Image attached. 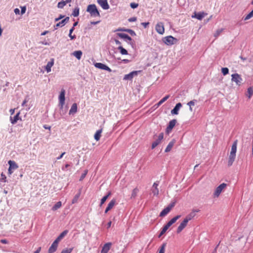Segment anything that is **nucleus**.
Returning a JSON list of instances; mask_svg holds the SVG:
<instances>
[{
	"instance_id": "obj_57",
	"label": "nucleus",
	"mask_w": 253,
	"mask_h": 253,
	"mask_svg": "<svg viewBox=\"0 0 253 253\" xmlns=\"http://www.w3.org/2000/svg\"><path fill=\"white\" fill-rule=\"evenodd\" d=\"M26 8L25 6L21 7V14H24L26 12Z\"/></svg>"
},
{
	"instance_id": "obj_58",
	"label": "nucleus",
	"mask_w": 253,
	"mask_h": 253,
	"mask_svg": "<svg viewBox=\"0 0 253 253\" xmlns=\"http://www.w3.org/2000/svg\"><path fill=\"white\" fill-rule=\"evenodd\" d=\"M175 206V202H173L170 203L168 207L169 208V209L171 210L172 208Z\"/></svg>"
},
{
	"instance_id": "obj_25",
	"label": "nucleus",
	"mask_w": 253,
	"mask_h": 253,
	"mask_svg": "<svg viewBox=\"0 0 253 253\" xmlns=\"http://www.w3.org/2000/svg\"><path fill=\"white\" fill-rule=\"evenodd\" d=\"M68 233V230H64L57 237V238L55 240V241H56V242L58 243Z\"/></svg>"
},
{
	"instance_id": "obj_61",
	"label": "nucleus",
	"mask_w": 253,
	"mask_h": 253,
	"mask_svg": "<svg viewBox=\"0 0 253 253\" xmlns=\"http://www.w3.org/2000/svg\"><path fill=\"white\" fill-rule=\"evenodd\" d=\"M14 11L16 14H19L20 12V10L18 8L14 9Z\"/></svg>"
},
{
	"instance_id": "obj_50",
	"label": "nucleus",
	"mask_w": 253,
	"mask_h": 253,
	"mask_svg": "<svg viewBox=\"0 0 253 253\" xmlns=\"http://www.w3.org/2000/svg\"><path fill=\"white\" fill-rule=\"evenodd\" d=\"M107 199V197L105 196L101 199L100 207L102 206V205L105 202Z\"/></svg>"
},
{
	"instance_id": "obj_60",
	"label": "nucleus",
	"mask_w": 253,
	"mask_h": 253,
	"mask_svg": "<svg viewBox=\"0 0 253 253\" xmlns=\"http://www.w3.org/2000/svg\"><path fill=\"white\" fill-rule=\"evenodd\" d=\"M114 42H115V43L117 45H119V46H121V42L119 40H118L117 39H114Z\"/></svg>"
},
{
	"instance_id": "obj_64",
	"label": "nucleus",
	"mask_w": 253,
	"mask_h": 253,
	"mask_svg": "<svg viewBox=\"0 0 253 253\" xmlns=\"http://www.w3.org/2000/svg\"><path fill=\"white\" fill-rule=\"evenodd\" d=\"M0 242L2 244H7L8 243V241L6 239H1L0 240Z\"/></svg>"
},
{
	"instance_id": "obj_3",
	"label": "nucleus",
	"mask_w": 253,
	"mask_h": 253,
	"mask_svg": "<svg viewBox=\"0 0 253 253\" xmlns=\"http://www.w3.org/2000/svg\"><path fill=\"white\" fill-rule=\"evenodd\" d=\"M117 35L120 38L123 39L126 42H127L128 44H130L132 47H133L134 43L131 42L132 39L128 35L125 33H117Z\"/></svg>"
},
{
	"instance_id": "obj_17",
	"label": "nucleus",
	"mask_w": 253,
	"mask_h": 253,
	"mask_svg": "<svg viewBox=\"0 0 253 253\" xmlns=\"http://www.w3.org/2000/svg\"><path fill=\"white\" fill-rule=\"evenodd\" d=\"M200 211L199 210H193L192 211L188 214L185 218L188 221L192 219L196 215V212Z\"/></svg>"
},
{
	"instance_id": "obj_16",
	"label": "nucleus",
	"mask_w": 253,
	"mask_h": 253,
	"mask_svg": "<svg viewBox=\"0 0 253 253\" xmlns=\"http://www.w3.org/2000/svg\"><path fill=\"white\" fill-rule=\"evenodd\" d=\"M207 15V13L202 11L199 12H194V15L192 16V18H196L197 19L201 20H202L206 15Z\"/></svg>"
},
{
	"instance_id": "obj_1",
	"label": "nucleus",
	"mask_w": 253,
	"mask_h": 253,
	"mask_svg": "<svg viewBox=\"0 0 253 253\" xmlns=\"http://www.w3.org/2000/svg\"><path fill=\"white\" fill-rule=\"evenodd\" d=\"M86 11L90 13L91 17H100V13L98 11L96 5L94 4L88 5L86 9Z\"/></svg>"
},
{
	"instance_id": "obj_28",
	"label": "nucleus",
	"mask_w": 253,
	"mask_h": 253,
	"mask_svg": "<svg viewBox=\"0 0 253 253\" xmlns=\"http://www.w3.org/2000/svg\"><path fill=\"white\" fill-rule=\"evenodd\" d=\"M77 111V104L76 103L73 104L69 111V114H74Z\"/></svg>"
},
{
	"instance_id": "obj_43",
	"label": "nucleus",
	"mask_w": 253,
	"mask_h": 253,
	"mask_svg": "<svg viewBox=\"0 0 253 253\" xmlns=\"http://www.w3.org/2000/svg\"><path fill=\"white\" fill-rule=\"evenodd\" d=\"M88 170L87 169L85 170L84 172V173H82L81 175L80 178V181L83 180L85 177L86 176Z\"/></svg>"
},
{
	"instance_id": "obj_62",
	"label": "nucleus",
	"mask_w": 253,
	"mask_h": 253,
	"mask_svg": "<svg viewBox=\"0 0 253 253\" xmlns=\"http://www.w3.org/2000/svg\"><path fill=\"white\" fill-rule=\"evenodd\" d=\"M149 24V22H142L141 23V25L144 26V28H146V27Z\"/></svg>"
},
{
	"instance_id": "obj_23",
	"label": "nucleus",
	"mask_w": 253,
	"mask_h": 253,
	"mask_svg": "<svg viewBox=\"0 0 253 253\" xmlns=\"http://www.w3.org/2000/svg\"><path fill=\"white\" fill-rule=\"evenodd\" d=\"M236 157V154L230 153L228 161V166L230 167L232 165L233 162L235 161Z\"/></svg>"
},
{
	"instance_id": "obj_39",
	"label": "nucleus",
	"mask_w": 253,
	"mask_h": 253,
	"mask_svg": "<svg viewBox=\"0 0 253 253\" xmlns=\"http://www.w3.org/2000/svg\"><path fill=\"white\" fill-rule=\"evenodd\" d=\"M166 245L167 244L166 243H164L160 247L158 253H165V248L166 247Z\"/></svg>"
},
{
	"instance_id": "obj_7",
	"label": "nucleus",
	"mask_w": 253,
	"mask_h": 253,
	"mask_svg": "<svg viewBox=\"0 0 253 253\" xmlns=\"http://www.w3.org/2000/svg\"><path fill=\"white\" fill-rule=\"evenodd\" d=\"M227 186V184L223 183L221 184H220L215 190V191L214 192V196L215 197H218L220 193H221L222 190L225 188Z\"/></svg>"
},
{
	"instance_id": "obj_38",
	"label": "nucleus",
	"mask_w": 253,
	"mask_h": 253,
	"mask_svg": "<svg viewBox=\"0 0 253 253\" xmlns=\"http://www.w3.org/2000/svg\"><path fill=\"white\" fill-rule=\"evenodd\" d=\"M138 192H139V189L137 187L134 188L132 190L131 195V198H135V197L137 196V194Z\"/></svg>"
},
{
	"instance_id": "obj_21",
	"label": "nucleus",
	"mask_w": 253,
	"mask_h": 253,
	"mask_svg": "<svg viewBox=\"0 0 253 253\" xmlns=\"http://www.w3.org/2000/svg\"><path fill=\"white\" fill-rule=\"evenodd\" d=\"M58 243L56 242V241H54L51 246L49 247L48 253H54L57 248Z\"/></svg>"
},
{
	"instance_id": "obj_45",
	"label": "nucleus",
	"mask_w": 253,
	"mask_h": 253,
	"mask_svg": "<svg viewBox=\"0 0 253 253\" xmlns=\"http://www.w3.org/2000/svg\"><path fill=\"white\" fill-rule=\"evenodd\" d=\"M181 217V215H177L175 216H174V217H173L172 218H171L170 221L172 222L173 223H174L177 220H178L180 217Z\"/></svg>"
},
{
	"instance_id": "obj_10",
	"label": "nucleus",
	"mask_w": 253,
	"mask_h": 253,
	"mask_svg": "<svg viewBox=\"0 0 253 253\" xmlns=\"http://www.w3.org/2000/svg\"><path fill=\"white\" fill-rule=\"evenodd\" d=\"M164 138V134L163 133H161L158 136V138L154 141L152 144V149H154L156 146H157L161 142L162 140Z\"/></svg>"
},
{
	"instance_id": "obj_26",
	"label": "nucleus",
	"mask_w": 253,
	"mask_h": 253,
	"mask_svg": "<svg viewBox=\"0 0 253 253\" xmlns=\"http://www.w3.org/2000/svg\"><path fill=\"white\" fill-rule=\"evenodd\" d=\"M175 143V140L174 139H172L171 141H170L169 142V144L168 145L167 147H166V148L165 150V152H169L171 150V148L174 146Z\"/></svg>"
},
{
	"instance_id": "obj_34",
	"label": "nucleus",
	"mask_w": 253,
	"mask_h": 253,
	"mask_svg": "<svg viewBox=\"0 0 253 253\" xmlns=\"http://www.w3.org/2000/svg\"><path fill=\"white\" fill-rule=\"evenodd\" d=\"M118 49L122 55H127L128 54L127 51L122 46H119Z\"/></svg>"
},
{
	"instance_id": "obj_19",
	"label": "nucleus",
	"mask_w": 253,
	"mask_h": 253,
	"mask_svg": "<svg viewBox=\"0 0 253 253\" xmlns=\"http://www.w3.org/2000/svg\"><path fill=\"white\" fill-rule=\"evenodd\" d=\"M159 185V181H156L154 183L152 189V192L154 196H158L159 194V189L158 188V186Z\"/></svg>"
},
{
	"instance_id": "obj_2",
	"label": "nucleus",
	"mask_w": 253,
	"mask_h": 253,
	"mask_svg": "<svg viewBox=\"0 0 253 253\" xmlns=\"http://www.w3.org/2000/svg\"><path fill=\"white\" fill-rule=\"evenodd\" d=\"M243 81L241 75L238 73H235L231 75V81L235 83L238 86H240L242 84Z\"/></svg>"
},
{
	"instance_id": "obj_9",
	"label": "nucleus",
	"mask_w": 253,
	"mask_h": 253,
	"mask_svg": "<svg viewBox=\"0 0 253 253\" xmlns=\"http://www.w3.org/2000/svg\"><path fill=\"white\" fill-rule=\"evenodd\" d=\"M156 31L160 34L163 35L165 32V28L163 23L159 22L155 27Z\"/></svg>"
},
{
	"instance_id": "obj_51",
	"label": "nucleus",
	"mask_w": 253,
	"mask_h": 253,
	"mask_svg": "<svg viewBox=\"0 0 253 253\" xmlns=\"http://www.w3.org/2000/svg\"><path fill=\"white\" fill-rule=\"evenodd\" d=\"M130 6L132 9H135L138 6V4L135 2H131L130 4Z\"/></svg>"
},
{
	"instance_id": "obj_54",
	"label": "nucleus",
	"mask_w": 253,
	"mask_h": 253,
	"mask_svg": "<svg viewBox=\"0 0 253 253\" xmlns=\"http://www.w3.org/2000/svg\"><path fill=\"white\" fill-rule=\"evenodd\" d=\"M137 20V18L136 17H132L128 19V21L130 22H135Z\"/></svg>"
},
{
	"instance_id": "obj_36",
	"label": "nucleus",
	"mask_w": 253,
	"mask_h": 253,
	"mask_svg": "<svg viewBox=\"0 0 253 253\" xmlns=\"http://www.w3.org/2000/svg\"><path fill=\"white\" fill-rule=\"evenodd\" d=\"M80 8L79 7H76L74 8L72 15L74 17H77L79 15Z\"/></svg>"
},
{
	"instance_id": "obj_40",
	"label": "nucleus",
	"mask_w": 253,
	"mask_h": 253,
	"mask_svg": "<svg viewBox=\"0 0 253 253\" xmlns=\"http://www.w3.org/2000/svg\"><path fill=\"white\" fill-rule=\"evenodd\" d=\"M248 97L250 98L253 94V86H250L248 88Z\"/></svg>"
},
{
	"instance_id": "obj_5",
	"label": "nucleus",
	"mask_w": 253,
	"mask_h": 253,
	"mask_svg": "<svg viewBox=\"0 0 253 253\" xmlns=\"http://www.w3.org/2000/svg\"><path fill=\"white\" fill-rule=\"evenodd\" d=\"M65 90L64 89H62L60 94L59 95V105L60 107V109H62L63 107V105L65 104Z\"/></svg>"
},
{
	"instance_id": "obj_4",
	"label": "nucleus",
	"mask_w": 253,
	"mask_h": 253,
	"mask_svg": "<svg viewBox=\"0 0 253 253\" xmlns=\"http://www.w3.org/2000/svg\"><path fill=\"white\" fill-rule=\"evenodd\" d=\"M163 42L168 45H171L175 43L177 40L171 36H167L163 39Z\"/></svg>"
},
{
	"instance_id": "obj_48",
	"label": "nucleus",
	"mask_w": 253,
	"mask_h": 253,
	"mask_svg": "<svg viewBox=\"0 0 253 253\" xmlns=\"http://www.w3.org/2000/svg\"><path fill=\"white\" fill-rule=\"evenodd\" d=\"M253 17V15L250 12L248 14H247L246 15V17H244V20H245V21L251 19V18H252Z\"/></svg>"
},
{
	"instance_id": "obj_42",
	"label": "nucleus",
	"mask_w": 253,
	"mask_h": 253,
	"mask_svg": "<svg viewBox=\"0 0 253 253\" xmlns=\"http://www.w3.org/2000/svg\"><path fill=\"white\" fill-rule=\"evenodd\" d=\"M221 72L224 76L227 75L229 73V69L227 67H223L221 68Z\"/></svg>"
},
{
	"instance_id": "obj_15",
	"label": "nucleus",
	"mask_w": 253,
	"mask_h": 253,
	"mask_svg": "<svg viewBox=\"0 0 253 253\" xmlns=\"http://www.w3.org/2000/svg\"><path fill=\"white\" fill-rule=\"evenodd\" d=\"M176 120L175 119H173L172 120H171L170 121H169V125L168 126L167 128H166V132L167 133H169V132H170L172 129L174 127V126H175L176 123Z\"/></svg>"
},
{
	"instance_id": "obj_29",
	"label": "nucleus",
	"mask_w": 253,
	"mask_h": 253,
	"mask_svg": "<svg viewBox=\"0 0 253 253\" xmlns=\"http://www.w3.org/2000/svg\"><path fill=\"white\" fill-rule=\"evenodd\" d=\"M237 143H238V140H235L232 145V147H231V151H230V153H235L236 154V151H237Z\"/></svg>"
},
{
	"instance_id": "obj_31",
	"label": "nucleus",
	"mask_w": 253,
	"mask_h": 253,
	"mask_svg": "<svg viewBox=\"0 0 253 253\" xmlns=\"http://www.w3.org/2000/svg\"><path fill=\"white\" fill-rule=\"evenodd\" d=\"M102 132V129H98L95 132L94 137L95 140L98 141L100 139L101 136V133Z\"/></svg>"
},
{
	"instance_id": "obj_20",
	"label": "nucleus",
	"mask_w": 253,
	"mask_h": 253,
	"mask_svg": "<svg viewBox=\"0 0 253 253\" xmlns=\"http://www.w3.org/2000/svg\"><path fill=\"white\" fill-rule=\"evenodd\" d=\"M181 107L182 104L181 103H177L173 109L171 110V114L172 115H177L178 114V111Z\"/></svg>"
},
{
	"instance_id": "obj_30",
	"label": "nucleus",
	"mask_w": 253,
	"mask_h": 253,
	"mask_svg": "<svg viewBox=\"0 0 253 253\" xmlns=\"http://www.w3.org/2000/svg\"><path fill=\"white\" fill-rule=\"evenodd\" d=\"M171 210L168 207L162 210L160 213V216L164 217L166 216Z\"/></svg>"
},
{
	"instance_id": "obj_59",
	"label": "nucleus",
	"mask_w": 253,
	"mask_h": 253,
	"mask_svg": "<svg viewBox=\"0 0 253 253\" xmlns=\"http://www.w3.org/2000/svg\"><path fill=\"white\" fill-rule=\"evenodd\" d=\"M69 37L70 38L71 40H74L76 38V36L75 35H72V34H69Z\"/></svg>"
},
{
	"instance_id": "obj_12",
	"label": "nucleus",
	"mask_w": 253,
	"mask_h": 253,
	"mask_svg": "<svg viewBox=\"0 0 253 253\" xmlns=\"http://www.w3.org/2000/svg\"><path fill=\"white\" fill-rule=\"evenodd\" d=\"M188 222V221L184 218V220L181 222V223L177 227L176 230L177 233H180L187 226Z\"/></svg>"
},
{
	"instance_id": "obj_53",
	"label": "nucleus",
	"mask_w": 253,
	"mask_h": 253,
	"mask_svg": "<svg viewBox=\"0 0 253 253\" xmlns=\"http://www.w3.org/2000/svg\"><path fill=\"white\" fill-rule=\"evenodd\" d=\"M6 177L5 175H4L2 173L1 174V178L0 179V181L2 182H5V179Z\"/></svg>"
},
{
	"instance_id": "obj_24",
	"label": "nucleus",
	"mask_w": 253,
	"mask_h": 253,
	"mask_svg": "<svg viewBox=\"0 0 253 253\" xmlns=\"http://www.w3.org/2000/svg\"><path fill=\"white\" fill-rule=\"evenodd\" d=\"M20 112L17 113L13 117L10 116V121L12 124H15L18 120L20 119L19 117Z\"/></svg>"
},
{
	"instance_id": "obj_33",
	"label": "nucleus",
	"mask_w": 253,
	"mask_h": 253,
	"mask_svg": "<svg viewBox=\"0 0 253 253\" xmlns=\"http://www.w3.org/2000/svg\"><path fill=\"white\" fill-rule=\"evenodd\" d=\"M169 95H167L163 98L158 103H157L156 105L157 107H159L161 104H162L164 102H165L169 98Z\"/></svg>"
},
{
	"instance_id": "obj_44",
	"label": "nucleus",
	"mask_w": 253,
	"mask_h": 253,
	"mask_svg": "<svg viewBox=\"0 0 253 253\" xmlns=\"http://www.w3.org/2000/svg\"><path fill=\"white\" fill-rule=\"evenodd\" d=\"M65 3L64 2V0H62L61 1H60L58 3L57 7L59 8H62L64 7V6L65 5Z\"/></svg>"
},
{
	"instance_id": "obj_14",
	"label": "nucleus",
	"mask_w": 253,
	"mask_h": 253,
	"mask_svg": "<svg viewBox=\"0 0 253 253\" xmlns=\"http://www.w3.org/2000/svg\"><path fill=\"white\" fill-rule=\"evenodd\" d=\"M173 224V223L169 220L165 226H164L159 235V238L164 234L169 228Z\"/></svg>"
},
{
	"instance_id": "obj_55",
	"label": "nucleus",
	"mask_w": 253,
	"mask_h": 253,
	"mask_svg": "<svg viewBox=\"0 0 253 253\" xmlns=\"http://www.w3.org/2000/svg\"><path fill=\"white\" fill-rule=\"evenodd\" d=\"M57 24H58V26H59V27H62L65 25L64 24V23L63 22V20H61V21L57 23Z\"/></svg>"
},
{
	"instance_id": "obj_22",
	"label": "nucleus",
	"mask_w": 253,
	"mask_h": 253,
	"mask_svg": "<svg viewBox=\"0 0 253 253\" xmlns=\"http://www.w3.org/2000/svg\"><path fill=\"white\" fill-rule=\"evenodd\" d=\"M54 59L51 58V59H50V61L49 62H48V63H47V64L45 67V69L47 73H49L51 71V68L54 65Z\"/></svg>"
},
{
	"instance_id": "obj_47",
	"label": "nucleus",
	"mask_w": 253,
	"mask_h": 253,
	"mask_svg": "<svg viewBox=\"0 0 253 253\" xmlns=\"http://www.w3.org/2000/svg\"><path fill=\"white\" fill-rule=\"evenodd\" d=\"M73 248L66 249L63 250L61 253H71L73 251Z\"/></svg>"
},
{
	"instance_id": "obj_6",
	"label": "nucleus",
	"mask_w": 253,
	"mask_h": 253,
	"mask_svg": "<svg viewBox=\"0 0 253 253\" xmlns=\"http://www.w3.org/2000/svg\"><path fill=\"white\" fill-rule=\"evenodd\" d=\"M141 72V71H133L132 72H131L128 74L125 75L124 77L123 80H128V81H132V79L134 77L137 76L139 73H140Z\"/></svg>"
},
{
	"instance_id": "obj_18",
	"label": "nucleus",
	"mask_w": 253,
	"mask_h": 253,
	"mask_svg": "<svg viewBox=\"0 0 253 253\" xmlns=\"http://www.w3.org/2000/svg\"><path fill=\"white\" fill-rule=\"evenodd\" d=\"M118 31H126V32L128 33L131 36H134L136 35L135 32L130 29H125V28H119L116 30L114 31V32H118Z\"/></svg>"
},
{
	"instance_id": "obj_37",
	"label": "nucleus",
	"mask_w": 253,
	"mask_h": 253,
	"mask_svg": "<svg viewBox=\"0 0 253 253\" xmlns=\"http://www.w3.org/2000/svg\"><path fill=\"white\" fill-rule=\"evenodd\" d=\"M61 207V202L60 201L57 202L52 208L53 211H56Z\"/></svg>"
},
{
	"instance_id": "obj_46",
	"label": "nucleus",
	"mask_w": 253,
	"mask_h": 253,
	"mask_svg": "<svg viewBox=\"0 0 253 253\" xmlns=\"http://www.w3.org/2000/svg\"><path fill=\"white\" fill-rule=\"evenodd\" d=\"M197 102V100L194 99L193 100H191L187 103V105H188L189 107H192V106H194L195 104V103Z\"/></svg>"
},
{
	"instance_id": "obj_63",
	"label": "nucleus",
	"mask_w": 253,
	"mask_h": 253,
	"mask_svg": "<svg viewBox=\"0 0 253 253\" xmlns=\"http://www.w3.org/2000/svg\"><path fill=\"white\" fill-rule=\"evenodd\" d=\"M65 154V152H63L59 156H58L57 158V160L61 159L63 157V156Z\"/></svg>"
},
{
	"instance_id": "obj_27",
	"label": "nucleus",
	"mask_w": 253,
	"mask_h": 253,
	"mask_svg": "<svg viewBox=\"0 0 253 253\" xmlns=\"http://www.w3.org/2000/svg\"><path fill=\"white\" fill-rule=\"evenodd\" d=\"M8 164L9 165V169H15L18 168L17 164L13 161H9Z\"/></svg>"
},
{
	"instance_id": "obj_35",
	"label": "nucleus",
	"mask_w": 253,
	"mask_h": 253,
	"mask_svg": "<svg viewBox=\"0 0 253 253\" xmlns=\"http://www.w3.org/2000/svg\"><path fill=\"white\" fill-rule=\"evenodd\" d=\"M115 203H116V200L114 199H112L108 204L107 208L108 209H109L110 210H111L113 208V207L114 206V205H115Z\"/></svg>"
},
{
	"instance_id": "obj_41",
	"label": "nucleus",
	"mask_w": 253,
	"mask_h": 253,
	"mask_svg": "<svg viewBox=\"0 0 253 253\" xmlns=\"http://www.w3.org/2000/svg\"><path fill=\"white\" fill-rule=\"evenodd\" d=\"M80 196V193H79L77 194L74 196V198H73V200H72V204L76 203L78 202V199H79V198Z\"/></svg>"
},
{
	"instance_id": "obj_13",
	"label": "nucleus",
	"mask_w": 253,
	"mask_h": 253,
	"mask_svg": "<svg viewBox=\"0 0 253 253\" xmlns=\"http://www.w3.org/2000/svg\"><path fill=\"white\" fill-rule=\"evenodd\" d=\"M112 245V244L111 242H108L105 244L102 248L101 253H108L109 251L110 250Z\"/></svg>"
},
{
	"instance_id": "obj_32",
	"label": "nucleus",
	"mask_w": 253,
	"mask_h": 253,
	"mask_svg": "<svg viewBox=\"0 0 253 253\" xmlns=\"http://www.w3.org/2000/svg\"><path fill=\"white\" fill-rule=\"evenodd\" d=\"M82 52L81 50L75 51L73 53V54L78 59L80 60L81 58L82 55Z\"/></svg>"
},
{
	"instance_id": "obj_56",
	"label": "nucleus",
	"mask_w": 253,
	"mask_h": 253,
	"mask_svg": "<svg viewBox=\"0 0 253 253\" xmlns=\"http://www.w3.org/2000/svg\"><path fill=\"white\" fill-rule=\"evenodd\" d=\"M65 24H67L69 21V17H66L62 20Z\"/></svg>"
},
{
	"instance_id": "obj_11",
	"label": "nucleus",
	"mask_w": 253,
	"mask_h": 253,
	"mask_svg": "<svg viewBox=\"0 0 253 253\" xmlns=\"http://www.w3.org/2000/svg\"><path fill=\"white\" fill-rule=\"evenodd\" d=\"M98 3L104 10H107L110 6L108 3L107 0H97Z\"/></svg>"
},
{
	"instance_id": "obj_8",
	"label": "nucleus",
	"mask_w": 253,
	"mask_h": 253,
	"mask_svg": "<svg viewBox=\"0 0 253 253\" xmlns=\"http://www.w3.org/2000/svg\"><path fill=\"white\" fill-rule=\"evenodd\" d=\"M94 66L97 68L108 71L109 72L112 71V70L108 66L102 63H96L94 64Z\"/></svg>"
},
{
	"instance_id": "obj_52",
	"label": "nucleus",
	"mask_w": 253,
	"mask_h": 253,
	"mask_svg": "<svg viewBox=\"0 0 253 253\" xmlns=\"http://www.w3.org/2000/svg\"><path fill=\"white\" fill-rule=\"evenodd\" d=\"M65 17V15L60 14L59 16L55 19V21L57 22Z\"/></svg>"
},
{
	"instance_id": "obj_49",
	"label": "nucleus",
	"mask_w": 253,
	"mask_h": 253,
	"mask_svg": "<svg viewBox=\"0 0 253 253\" xmlns=\"http://www.w3.org/2000/svg\"><path fill=\"white\" fill-rule=\"evenodd\" d=\"M223 31V29H219L216 30L215 33L214 34V37H218L220 33Z\"/></svg>"
}]
</instances>
